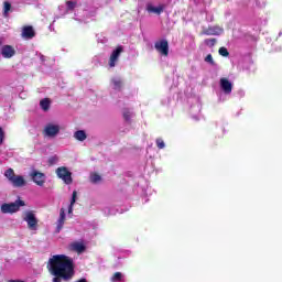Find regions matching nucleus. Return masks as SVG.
<instances>
[{"instance_id": "dca6fc26", "label": "nucleus", "mask_w": 282, "mask_h": 282, "mask_svg": "<svg viewBox=\"0 0 282 282\" xmlns=\"http://www.w3.org/2000/svg\"><path fill=\"white\" fill-rule=\"evenodd\" d=\"M11 184L15 188H21V187L25 186V178H23V176H21V175H15L14 178L11 181Z\"/></svg>"}, {"instance_id": "cd10ccee", "label": "nucleus", "mask_w": 282, "mask_h": 282, "mask_svg": "<svg viewBox=\"0 0 282 282\" xmlns=\"http://www.w3.org/2000/svg\"><path fill=\"white\" fill-rule=\"evenodd\" d=\"M12 9V4L8 1L4 2V8H3V11H4V14H8V12Z\"/></svg>"}, {"instance_id": "39448f33", "label": "nucleus", "mask_w": 282, "mask_h": 282, "mask_svg": "<svg viewBox=\"0 0 282 282\" xmlns=\"http://www.w3.org/2000/svg\"><path fill=\"white\" fill-rule=\"evenodd\" d=\"M154 47L156 50V52H159V54H161V56H169V41L165 39L162 40H158L154 43Z\"/></svg>"}, {"instance_id": "f257e3e1", "label": "nucleus", "mask_w": 282, "mask_h": 282, "mask_svg": "<svg viewBox=\"0 0 282 282\" xmlns=\"http://www.w3.org/2000/svg\"><path fill=\"white\" fill-rule=\"evenodd\" d=\"M48 272L54 276L53 282L72 281L74 279V260L65 254H56L48 260Z\"/></svg>"}, {"instance_id": "72a5a7b5", "label": "nucleus", "mask_w": 282, "mask_h": 282, "mask_svg": "<svg viewBox=\"0 0 282 282\" xmlns=\"http://www.w3.org/2000/svg\"><path fill=\"white\" fill-rule=\"evenodd\" d=\"M0 47H1V41H0Z\"/></svg>"}, {"instance_id": "473e14b6", "label": "nucleus", "mask_w": 282, "mask_h": 282, "mask_svg": "<svg viewBox=\"0 0 282 282\" xmlns=\"http://www.w3.org/2000/svg\"><path fill=\"white\" fill-rule=\"evenodd\" d=\"M9 282H25L23 280H10Z\"/></svg>"}, {"instance_id": "2f4dec72", "label": "nucleus", "mask_w": 282, "mask_h": 282, "mask_svg": "<svg viewBox=\"0 0 282 282\" xmlns=\"http://www.w3.org/2000/svg\"><path fill=\"white\" fill-rule=\"evenodd\" d=\"M56 162H58V158H56V156H51L48 159V165L50 166H54V164H56Z\"/></svg>"}, {"instance_id": "bb28decb", "label": "nucleus", "mask_w": 282, "mask_h": 282, "mask_svg": "<svg viewBox=\"0 0 282 282\" xmlns=\"http://www.w3.org/2000/svg\"><path fill=\"white\" fill-rule=\"evenodd\" d=\"M205 63H209V65H213L215 66V59L213 58V54H208L206 57H205Z\"/></svg>"}, {"instance_id": "20e7f679", "label": "nucleus", "mask_w": 282, "mask_h": 282, "mask_svg": "<svg viewBox=\"0 0 282 282\" xmlns=\"http://www.w3.org/2000/svg\"><path fill=\"white\" fill-rule=\"evenodd\" d=\"M23 219L26 221L29 230H36L39 228V219H36L34 212H25Z\"/></svg>"}, {"instance_id": "393cba45", "label": "nucleus", "mask_w": 282, "mask_h": 282, "mask_svg": "<svg viewBox=\"0 0 282 282\" xmlns=\"http://www.w3.org/2000/svg\"><path fill=\"white\" fill-rule=\"evenodd\" d=\"M218 54L220 56H224L225 58L230 56V52H228V48H226L225 46H221L219 50H218Z\"/></svg>"}, {"instance_id": "a211bd4d", "label": "nucleus", "mask_w": 282, "mask_h": 282, "mask_svg": "<svg viewBox=\"0 0 282 282\" xmlns=\"http://www.w3.org/2000/svg\"><path fill=\"white\" fill-rule=\"evenodd\" d=\"M76 197H78V192L74 191L72 199H70V204H69V207H68V213L69 214L74 213V205L76 204Z\"/></svg>"}, {"instance_id": "412c9836", "label": "nucleus", "mask_w": 282, "mask_h": 282, "mask_svg": "<svg viewBox=\"0 0 282 282\" xmlns=\"http://www.w3.org/2000/svg\"><path fill=\"white\" fill-rule=\"evenodd\" d=\"M17 175L14 174V170L13 169H8L4 172V177L9 180V182H11Z\"/></svg>"}, {"instance_id": "7c9ffc66", "label": "nucleus", "mask_w": 282, "mask_h": 282, "mask_svg": "<svg viewBox=\"0 0 282 282\" xmlns=\"http://www.w3.org/2000/svg\"><path fill=\"white\" fill-rule=\"evenodd\" d=\"M123 118L127 122H129L131 120V112L129 110H124Z\"/></svg>"}, {"instance_id": "9d476101", "label": "nucleus", "mask_w": 282, "mask_h": 282, "mask_svg": "<svg viewBox=\"0 0 282 282\" xmlns=\"http://www.w3.org/2000/svg\"><path fill=\"white\" fill-rule=\"evenodd\" d=\"M220 88L224 94H232V83L226 77L220 78Z\"/></svg>"}, {"instance_id": "c756f323", "label": "nucleus", "mask_w": 282, "mask_h": 282, "mask_svg": "<svg viewBox=\"0 0 282 282\" xmlns=\"http://www.w3.org/2000/svg\"><path fill=\"white\" fill-rule=\"evenodd\" d=\"M3 140H6V131L0 127V147L3 144Z\"/></svg>"}, {"instance_id": "7ed1b4c3", "label": "nucleus", "mask_w": 282, "mask_h": 282, "mask_svg": "<svg viewBox=\"0 0 282 282\" xmlns=\"http://www.w3.org/2000/svg\"><path fill=\"white\" fill-rule=\"evenodd\" d=\"M56 175L59 180L64 181V184H74V178L72 177V173L67 167L61 166L56 169Z\"/></svg>"}, {"instance_id": "f03ea898", "label": "nucleus", "mask_w": 282, "mask_h": 282, "mask_svg": "<svg viewBox=\"0 0 282 282\" xmlns=\"http://www.w3.org/2000/svg\"><path fill=\"white\" fill-rule=\"evenodd\" d=\"M21 206H25V202L18 199L14 203H4L1 205L0 209L1 213H3L4 215H12L14 213H19V210H21Z\"/></svg>"}, {"instance_id": "aec40b11", "label": "nucleus", "mask_w": 282, "mask_h": 282, "mask_svg": "<svg viewBox=\"0 0 282 282\" xmlns=\"http://www.w3.org/2000/svg\"><path fill=\"white\" fill-rule=\"evenodd\" d=\"M111 83L113 85V89H117L118 91L122 89L123 82L120 78H112Z\"/></svg>"}, {"instance_id": "4468645a", "label": "nucleus", "mask_w": 282, "mask_h": 282, "mask_svg": "<svg viewBox=\"0 0 282 282\" xmlns=\"http://www.w3.org/2000/svg\"><path fill=\"white\" fill-rule=\"evenodd\" d=\"M63 226H65V208L59 210V218L57 219L55 232H61V230H63Z\"/></svg>"}, {"instance_id": "c85d7f7f", "label": "nucleus", "mask_w": 282, "mask_h": 282, "mask_svg": "<svg viewBox=\"0 0 282 282\" xmlns=\"http://www.w3.org/2000/svg\"><path fill=\"white\" fill-rule=\"evenodd\" d=\"M112 281H122V273L121 272H116L112 275Z\"/></svg>"}, {"instance_id": "4be33fe9", "label": "nucleus", "mask_w": 282, "mask_h": 282, "mask_svg": "<svg viewBox=\"0 0 282 282\" xmlns=\"http://www.w3.org/2000/svg\"><path fill=\"white\" fill-rule=\"evenodd\" d=\"M76 6H78V2L76 1H66V8L68 12H72L76 9Z\"/></svg>"}, {"instance_id": "9b49d317", "label": "nucleus", "mask_w": 282, "mask_h": 282, "mask_svg": "<svg viewBox=\"0 0 282 282\" xmlns=\"http://www.w3.org/2000/svg\"><path fill=\"white\" fill-rule=\"evenodd\" d=\"M1 54H2L3 58H12V56H14V54H17V51L14 50V47L12 45H4L1 48Z\"/></svg>"}, {"instance_id": "2eb2a0df", "label": "nucleus", "mask_w": 282, "mask_h": 282, "mask_svg": "<svg viewBox=\"0 0 282 282\" xmlns=\"http://www.w3.org/2000/svg\"><path fill=\"white\" fill-rule=\"evenodd\" d=\"M147 10H148L149 14L160 15L162 12H164V6L154 7L153 4L149 3L147 6Z\"/></svg>"}, {"instance_id": "423d86ee", "label": "nucleus", "mask_w": 282, "mask_h": 282, "mask_svg": "<svg viewBox=\"0 0 282 282\" xmlns=\"http://www.w3.org/2000/svg\"><path fill=\"white\" fill-rule=\"evenodd\" d=\"M124 52V47L122 45L117 46L115 51H112L109 58V67H116V63H118V58H120V54Z\"/></svg>"}, {"instance_id": "ddd939ff", "label": "nucleus", "mask_w": 282, "mask_h": 282, "mask_svg": "<svg viewBox=\"0 0 282 282\" xmlns=\"http://www.w3.org/2000/svg\"><path fill=\"white\" fill-rule=\"evenodd\" d=\"M70 250L73 252H77V254H83V252H85V250H87V247L83 242L75 241V242L70 243Z\"/></svg>"}, {"instance_id": "6e6552de", "label": "nucleus", "mask_w": 282, "mask_h": 282, "mask_svg": "<svg viewBox=\"0 0 282 282\" xmlns=\"http://www.w3.org/2000/svg\"><path fill=\"white\" fill-rule=\"evenodd\" d=\"M31 177L37 186H43L45 184V174L43 172H39L36 170H33L31 172Z\"/></svg>"}, {"instance_id": "5701e85b", "label": "nucleus", "mask_w": 282, "mask_h": 282, "mask_svg": "<svg viewBox=\"0 0 282 282\" xmlns=\"http://www.w3.org/2000/svg\"><path fill=\"white\" fill-rule=\"evenodd\" d=\"M101 180H102V177L98 173H93L90 175L91 184H98V182H100Z\"/></svg>"}, {"instance_id": "f8f14e48", "label": "nucleus", "mask_w": 282, "mask_h": 282, "mask_svg": "<svg viewBox=\"0 0 282 282\" xmlns=\"http://www.w3.org/2000/svg\"><path fill=\"white\" fill-rule=\"evenodd\" d=\"M23 39H34L36 36V32L32 25L23 26L22 29Z\"/></svg>"}, {"instance_id": "1a4fd4ad", "label": "nucleus", "mask_w": 282, "mask_h": 282, "mask_svg": "<svg viewBox=\"0 0 282 282\" xmlns=\"http://www.w3.org/2000/svg\"><path fill=\"white\" fill-rule=\"evenodd\" d=\"M223 30L219 26H209L200 32L204 36H219Z\"/></svg>"}, {"instance_id": "6ab92c4d", "label": "nucleus", "mask_w": 282, "mask_h": 282, "mask_svg": "<svg viewBox=\"0 0 282 282\" xmlns=\"http://www.w3.org/2000/svg\"><path fill=\"white\" fill-rule=\"evenodd\" d=\"M51 101L48 98H44L40 101V107L43 111H50Z\"/></svg>"}, {"instance_id": "f3484780", "label": "nucleus", "mask_w": 282, "mask_h": 282, "mask_svg": "<svg viewBox=\"0 0 282 282\" xmlns=\"http://www.w3.org/2000/svg\"><path fill=\"white\" fill-rule=\"evenodd\" d=\"M74 138L75 140H78V142H85V140H87V133L85 132V130H77L74 133Z\"/></svg>"}, {"instance_id": "a878e982", "label": "nucleus", "mask_w": 282, "mask_h": 282, "mask_svg": "<svg viewBox=\"0 0 282 282\" xmlns=\"http://www.w3.org/2000/svg\"><path fill=\"white\" fill-rule=\"evenodd\" d=\"M155 143H156L158 149H160V150H162L166 147V144L164 143V140L162 138H158L155 140Z\"/></svg>"}, {"instance_id": "b1692460", "label": "nucleus", "mask_w": 282, "mask_h": 282, "mask_svg": "<svg viewBox=\"0 0 282 282\" xmlns=\"http://www.w3.org/2000/svg\"><path fill=\"white\" fill-rule=\"evenodd\" d=\"M205 45H207L208 47H215V45H217V39L215 37L206 39Z\"/></svg>"}, {"instance_id": "0eeeda50", "label": "nucleus", "mask_w": 282, "mask_h": 282, "mask_svg": "<svg viewBox=\"0 0 282 282\" xmlns=\"http://www.w3.org/2000/svg\"><path fill=\"white\" fill-rule=\"evenodd\" d=\"M61 132V127L58 124L48 123L44 128V133L47 138H55Z\"/></svg>"}]
</instances>
